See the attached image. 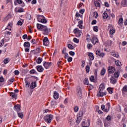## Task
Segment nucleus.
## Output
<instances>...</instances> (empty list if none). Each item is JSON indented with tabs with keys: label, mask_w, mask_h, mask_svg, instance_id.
I'll return each mask as SVG.
<instances>
[{
	"label": "nucleus",
	"mask_w": 127,
	"mask_h": 127,
	"mask_svg": "<svg viewBox=\"0 0 127 127\" xmlns=\"http://www.w3.org/2000/svg\"><path fill=\"white\" fill-rule=\"evenodd\" d=\"M14 74H15V75H16V76H17L18 75H19V71L15 70L14 71Z\"/></svg>",
	"instance_id": "59"
},
{
	"label": "nucleus",
	"mask_w": 127,
	"mask_h": 127,
	"mask_svg": "<svg viewBox=\"0 0 127 127\" xmlns=\"http://www.w3.org/2000/svg\"><path fill=\"white\" fill-rule=\"evenodd\" d=\"M88 55L89 57L90 60H94V54L92 53H88Z\"/></svg>",
	"instance_id": "19"
},
{
	"label": "nucleus",
	"mask_w": 127,
	"mask_h": 127,
	"mask_svg": "<svg viewBox=\"0 0 127 127\" xmlns=\"http://www.w3.org/2000/svg\"><path fill=\"white\" fill-rule=\"evenodd\" d=\"M76 95L78 99L79 100L82 99V89H81V87L80 86H77L76 88Z\"/></svg>",
	"instance_id": "3"
},
{
	"label": "nucleus",
	"mask_w": 127,
	"mask_h": 127,
	"mask_svg": "<svg viewBox=\"0 0 127 127\" xmlns=\"http://www.w3.org/2000/svg\"><path fill=\"white\" fill-rule=\"evenodd\" d=\"M77 26H78V27H79V28H80V29H83V28H84V27H83L82 24H78Z\"/></svg>",
	"instance_id": "55"
},
{
	"label": "nucleus",
	"mask_w": 127,
	"mask_h": 127,
	"mask_svg": "<svg viewBox=\"0 0 127 127\" xmlns=\"http://www.w3.org/2000/svg\"><path fill=\"white\" fill-rule=\"evenodd\" d=\"M37 86L36 81L32 82L30 85V88L33 90L34 88H36Z\"/></svg>",
	"instance_id": "14"
},
{
	"label": "nucleus",
	"mask_w": 127,
	"mask_h": 127,
	"mask_svg": "<svg viewBox=\"0 0 127 127\" xmlns=\"http://www.w3.org/2000/svg\"><path fill=\"white\" fill-rule=\"evenodd\" d=\"M107 90L108 91L109 94H113V93H114V90H113V89H112L111 88H108Z\"/></svg>",
	"instance_id": "39"
},
{
	"label": "nucleus",
	"mask_w": 127,
	"mask_h": 127,
	"mask_svg": "<svg viewBox=\"0 0 127 127\" xmlns=\"http://www.w3.org/2000/svg\"><path fill=\"white\" fill-rule=\"evenodd\" d=\"M118 23L120 25L123 24L124 23V19H123V18H120L118 21Z\"/></svg>",
	"instance_id": "34"
},
{
	"label": "nucleus",
	"mask_w": 127,
	"mask_h": 127,
	"mask_svg": "<svg viewBox=\"0 0 127 127\" xmlns=\"http://www.w3.org/2000/svg\"><path fill=\"white\" fill-rule=\"evenodd\" d=\"M73 110L75 113H77L78 111H79V107L78 106H74Z\"/></svg>",
	"instance_id": "41"
},
{
	"label": "nucleus",
	"mask_w": 127,
	"mask_h": 127,
	"mask_svg": "<svg viewBox=\"0 0 127 127\" xmlns=\"http://www.w3.org/2000/svg\"><path fill=\"white\" fill-rule=\"evenodd\" d=\"M121 5L124 7H127V0H122L121 1Z\"/></svg>",
	"instance_id": "15"
},
{
	"label": "nucleus",
	"mask_w": 127,
	"mask_h": 127,
	"mask_svg": "<svg viewBox=\"0 0 127 127\" xmlns=\"http://www.w3.org/2000/svg\"><path fill=\"white\" fill-rule=\"evenodd\" d=\"M42 60H43L42 58L39 57V58H38L37 59V60H36V63H37V64H40L41 63V62H42Z\"/></svg>",
	"instance_id": "24"
},
{
	"label": "nucleus",
	"mask_w": 127,
	"mask_h": 127,
	"mask_svg": "<svg viewBox=\"0 0 127 127\" xmlns=\"http://www.w3.org/2000/svg\"><path fill=\"white\" fill-rule=\"evenodd\" d=\"M101 109L102 111H104V112H109V109L105 108V106L104 105H101Z\"/></svg>",
	"instance_id": "26"
},
{
	"label": "nucleus",
	"mask_w": 127,
	"mask_h": 127,
	"mask_svg": "<svg viewBox=\"0 0 127 127\" xmlns=\"http://www.w3.org/2000/svg\"><path fill=\"white\" fill-rule=\"evenodd\" d=\"M37 18L39 22H41L42 23H46L47 22V20L43 15H38Z\"/></svg>",
	"instance_id": "4"
},
{
	"label": "nucleus",
	"mask_w": 127,
	"mask_h": 127,
	"mask_svg": "<svg viewBox=\"0 0 127 127\" xmlns=\"http://www.w3.org/2000/svg\"><path fill=\"white\" fill-rule=\"evenodd\" d=\"M89 79L91 82H95V77L94 76H91Z\"/></svg>",
	"instance_id": "45"
},
{
	"label": "nucleus",
	"mask_w": 127,
	"mask_h": 127,
	"mask_svg": "<svg viewBox=\"0 0 127 127\" xmlns=\"http://www.w3.org/2000/svg\"><path fill=\"white\" fill-rule=\"evenodd\" d=\"M25 86L26 88H28V87H29V86H30V83H29L28 81H27L26 80H25Z\"/></svg>",
	"instance_id": "38"
},
{
	"label": "nucleus",
	"mask_w": 127,
	"mask_h": 127,
	"mask_svg": "<svg viewBox=\"0 0 127 127\" xmlns=\"http://www.w3.org/2000/svg\"><path fill=\"white\" fill-rule=\"evenodd\" d=\"M103 17L104 19H107L108 18V13L107 12L103 13Z\"/></svg>",
	"instance_id": "29"
},
{
	"label": "nucleus",
	"mask_w": 127,
	"mask_h": 127,
	"mask_svg": "<svg viewBox=\"0 0 127 127\" xmlns=\"http://www.w3.org/2000/svg\"><path fill=\"white\" fill-rule=\"evenodd\" d=\"M16 1L19 4H21L23 2L21 0H16Z\"/></svg>",
	"instance_id": "60"
},
{
	"label": "nucleus",
	"mask_w": 127,
	"mask_h": 127,
	"mask_svg": "<svg viewBox=\"0 0 127 127\" xmlns=\"http://www.w3.org/2000/svg\"><path fill=\"white\" fill-rule=\"evenodd\" d=\"M8 62H9V59H8V58H5L3 60L4 64H7V63H8Z\"/></svg>",
	"instance_id": "35"
},
{
	"label": "nucleus",
	"mask_w": 127,
	"mask_h": 127,
	"mask_svg": "<svg viewBox=\"0 0 127 127\" xmlns=\"http://www.w3.org/2000/svg\"><path fill=\"white\" fill-rule=\"evenodd\" d=\"M106 95H107V94L104 91H98L97 94L98 97H104V96H106Z\"/></svg>",
	"instance_id": "11"
},
{
	"label": "nucleus",
	"mask_w": 127,
	"mask_h": 127,
	"mask_svg": "<svg viewBox=\"0 0 127 127\" xmlns=\"http://www.w3.org/2000/svg\"><path fill=\"white\" fill-rule=\"evenodd\" d=\"M67 47L68 48H69V49H70L71 50H73V49H74V46L72 45L71 44H68Z\"/></svg>",
	"instance_id": "30"
},
{
	"label": "nucleus",
	"mask_w": 127,
	"mask_h": 127,
	"mask_svg": "<svg viewBox=\"0 0 127 127\" xmlns=\"http://www.w3.org/2000/svg\"><path fill=\"white\" fill-rule=\"evenodd\" d=\"M36 69L37 70L38 72L41 73L44 71V68L42 66V65H37L36 66Z\"/></svg>",
	"instance_id": "9"
},
{
	"label": "nucleus",
	"mask_w": 127,
	"mask_h": 127,
	"mask_svg": "<svg viewBox=\"0 0 127 127\" xmlns=\"http://www.w3.org/2000/svg\"><path fill=\"white\" fill-rule=\"evenodd\" d=\"M73 32L76 37H80L82 31L80 30L78 28H75L74 29Z\"/></svg>",
	"instance_id": "5"
},
{
	"label": "nucleus",
	"mask_w": 127,
	"mask_h": 127,
	"mask_svg": "<svg viewBox=\"0 0 127 127\" xmlns=\"http://www.w3.org/2000/svg\"><path fill=\"white\" fill-rule=\"evenodd\" d=\"M10 96L12 97V98H13V99L15 98V94L13 92H11Z\"/></svg>",
	"instance_id": "50"
},
{
	"label": "nucleus",
	"mask_w": 127,
	"mask_h": 127,
	"mask_svg": "<svg viewBox=\"0 0 127 127\" xmlns=\"http://www.w3.org/2000/svg\"><path fill=\"white\" fill-rule=\"evenodd\" d=\"M94 17H95V18H97L98 17V12H94Z\"/></svg>",
	"instance_id": "51"
},
{
	"label": "nucleus",
	"mask_w": 127,
	"mask_h": 127,
	"mask_svg": "<svg viewBox=\"0 0 127 127\" xmlns=\"http://www.w3.org/2000/svg\"><path fill=\"white\" fill-rule=\"evenodd\" d=\"M104 90H105V84H100L99 86L98 91L104 92Z\"/></svg>",
	"instance_id": "12"
},
{
	"label": "nucleus",
	"mask_w": 127,
	"mask_h": 127,
	"mask_svg": "<svg viewBox=\"0 0 127 127\" xmlns=\"http://www.w3.org/2000/svg\"><path fill=\"white\" fill-rule=\"evenodd\" d=\"M73 40L75 43H79L80 41L79 39H77L76 38H74Z\"/></svg>",
	"instance_id": "47"
},
{
	"label": "nucleus",
	"mask_w": 127,
	"mask_h": 127,
	"mask_svg": "<svg viewBox=\"0 0 127 127\" xmlns=\"http://www.w3.org/2000/svg\"><path fill=\"white\" fill-rule=\"evenodd\" d=\"M115 64L116 66H121L122 65V63L119 61H115Z\"/></svg>",
	"instance_id": "36"
},
{
	"label": "nucleus",
	"mask_w": 127,
	"mask_h": 127,
	"mask_svg": "<svg viewBox=\"0 0 127 127\" xmlns=\"http://www.w3.org/2000/svg\"><path fill=\"white\" fill-rule=\"evenodd\" d=\"M37 27L38 30L42 32L44 35H48L51 32V29L50 28H48L47 26L45 25L39 23L37 24Z\"/></svg>",
	"instance_id": "1"
},
{
	"label": "nucleus",
	"mask_w": 127,
	"mask_h": 127,
	"mask_svg": "<svg viewBox=\"0 0 127 127\" xmlns=\"http://www.w3.org/2000/svg\"><path fill=\"white\" fill-rule=\"evenodd\" d=\"M105 73H106V69L105 68H103L100 73L101 76H104V75H105Z\"/></svg>",
	"instance_id": "33"
},
{
	"label": "nucleus",
	"mask_w": 127,
	"mask_h": 127,
	"mask_svg": "<svg viewBox=\"0 0 127 127\" xmlns=\"http://www.w3.org/2000/svg\"><path fill=\"white\" fill-rule=\"evenodd\" d=\"M17 25H22L23 24V20L21 19V20H19L17 23Z\"/></svg>",
	"instance_id": "32"
},
{
	"label": "nucleus",
	"mask_w": 127,
	"mask_h": 127,
	"mask_svg": "<svg viewBox=\"0 0 127 127\" xmlns=\"http://www.w3.org/2000/svg\"><path fill=\"white\" fill-rule=\"evenodd\" d=\"M106 119L107 121H110L112 120V117H111V116H110L109 115L106 117Z\"/></svg>",
	"instance_id": "54"
},
{
	"label": "nucleus",
	"mask_w": 127,
	"mask_h": 127,
	"mask_svg": "<svg viewBox=\"0 0 127 127\" xmlns=\"http://www.w3.org/2000/svg\"><path fill=\"white\" fill-rule=\"evenodd\" d=\"M108 73L109 74H113L114 72L116 71V68L113 66H109L108 68Z\"/></svg>",
	"instance_id": "6"
},
{
	"label": "nucleus",
	"mask_w": 127,
	"mask_h": 127,
	"mask_svg": "<svg viewBox=\"0 0 127 127\" xmlns=\"http://www.w3.org/2000/svg\"><path fill=\"white\" fill-rule=\"evenodd\" d=\"M49 44V41H48L47 42H45L43 43V45H45V46H48Z\"/></svg>",
	"instance_id": "52"
},
{
	"label": "nucleus",
	"mask_w": 127,
	"mask_h": 127,
	"mask_svg": "<svg viewBox=\"0 0 127 127\" xmlns=\"http://www.w3.org/2000/svg\"><path fill=\"white\" fill-rule=\"evenodd\" d=\"M96 55L100 56V57H104L105 56V54L100 52V51H96Z\"/></svg>",
	"instance_id": "13"
},
{
	"label": "nucleus",
	"mask_w": 127,
	"mask_h": 127,
	"mask_svg": "<svg viewBox=\"0 0 127 127\" xmlns=\"http://www.w3.org/2000/svg\"><path fill=\"white\" fill-rule=\"evenodd\" d=\"M47 41H49V40H48V38H47V37H45V38H44L43 40V42H47Z\"/></svg>",
	"instance_id": "48"
},
{
	"label": "nucleus",
	"mask_w": 127,
	"mask_h": 127,
	"mask_svg": "<svg viewBox=\"0 0 127 127\" xmlns=\"http://www.w3.org/2000/svg\"><path fill=\"white\" fill-rule=\"evenodd\" d=\"M13 79H11L10 80H9V81H8V85H10V84H11V83L13 82Z\"/></svg>",
	"instance_id": "53"
},
{
	"label": "nucleus",
	"mask_w": 127,
	"mask_h": 127,
	"mask_svg": "<svg viewBox=\"0 0 127 127\" xmlns=\"http://www.w3.org/2000/svg\"><path fill=\"white\" fill-rule=\"evenodd\" d=\"M117 81H118V78L115 77L114 76H112L110 78V83L113 84V85L117 83Z\"/></svg>",
	"instance_id": "7"
},
{
	"label": "nucleus",
	"mask_w": 127,
	"mask_h": 127,
	"mask_svg": "<svg viewBox=\"0 0 127 127\" xmlns=\"http://www.w3.org/2000/svg\"><path fill=\"white\" fill-rule=\"evenodd\" d=\"M113 44V42L112 41H108L106 42L105 45L106 47H110V46H112V44Z\"/></svg>",
	"instance_id": "18"
},
{
	"label": "nucleus",
	"mask_w": 127,
	"mask_h": 127,
	"mask_svg": "<svg viewBox=\"0 0 127 127\" xmlns=\"http://www.w3.org/2000/svg\"><path fill=\"white\" fill-rule=\"evenodd\" d=\"M35 72H36L35 70L34 69H32V70H31L30 71V74H35Z\"/></svg>",
	"instance_id": "56"
},
{
	"label": "nucleus",
	"mask_w": 127,
	"mask_h": 127,
	"mask_svg": "<svg viewBox=\"0 0 127 127\" xmlns=\"http://www.w3.org/2000/svg\"><path fill=\"white\" fill-rule=\"evenodd\" d=\"M91 42L93 43V45H96V43H99V39L96 37H93L91 39Z\"/></svg>",
	"instance_id": "8"
},
{
	"label": "nucleus",
	"mask_w": 127,
	"mask_h": 127,
	"mask_svg": "<svg viewBox=\"0 0 127 127\" xmlns=\"http://www.w3.org/2000/svg\"><path fill=\"white\" fill-rule=\"evenodd\" d=\"M54 98L55 99V100H58V99L59 98V94L57 93V91H56L54 92Z\"/></svg>",
	"instance_id": "17"
},
{
	"label": "nucleus",
	"mask_w": 127,
	"mask_h": 127,
	"mask_svg": "<svg viewBox=\"0 0 127 127\" xmlns=\"http://www.w3.org/2000/svg\"><path fill=\"white\" fill-rule=\"evenodd\" d=\"M69 54L71 56H74V55H75V52L70 51L69 52Z\"/></svg>",
	"instance_id": "61"
},
{
	"label": "nucleus",
	"mask_w": 127,
	"mask_h": 127,
	"mask_svg": "<svg viewBox=\"0 0 127 127\" xmlns=\"http://www.w3.org/2000/svg\"><path fill=\"white\" fill-rule=\"evenodd\" d=\"M36 50L37 53H40V52H41V49H40V48H37L36 49Z\"/></svg>",
	"instance_id": "57"
},
{
	"label": "nucleus",
	"mask_w": 127,
	"mask_h": 127,
	"mask_svg": "<svg viewBox=\"0 0 127 127\" xmlns=\"http://www.w3.org/2000/svg\"><path fill=\"white\" fill-rule=\"evenodd\" d=\"M93 48V45L91 44H87V48L88 49H92Z\"/></svg>",
	"instance_id": "44"
},
{
	"label": "nucleus",
	"mask_w": 127,
	"mask_h": 127,
	"mask_svg": "<svg viewBox=\"0 0 127 127\" xmlns=\"http://www.w3.org/2000/svg\"><path fill=\"white\" fill-rule=\"evenodd\" d=\"M53 119V115H47L44 117V121L47 124H50Z\"/></svg>",
	"instance_id": "2"
},
{
	"label": "nucleus",
	"mask_w": 127,
	"mask_h": 127,
	"mask_svg": "<svg viewBox=\"0 0 127 127\" xmlns=\"http://www.w3.org/2000/svg\"><path fill=\"white\" fill-rule=\"evenodd\" d=\"M24 10H23V8H20L19 9H18L17 12H23Z\"/></svg>",
	"instance_id": "58"
},
{
	"label": "nucleus",
	"mask_w": 127,
	"mask_h": 127,
	"mask_svg": "<svg viewBox=\"0 0 127 127\" xmlns=\"http://www.w3.org/2000/svg\"><path fill=\"white\" fill-rule=\"evenodd\" d=\"M93 31L95 32H98V31H99V27H98V26H94Z\"/></svg>",
	"instance_id": "31"
},
{
	"label": "nucleus",
	"mask_w": 127,
	"mask_h": 127,
	"mask_svg": "<svg viewBox=\"0 0 127 127\" xmlns=\"http://www.w3.org/2000/svg\"><path fill=\"white\" fill-rule=\"evenodd\" d=\"M127 86L125 85L122 89V93L125 94V93H127Z\"/></svg>",
	"instance_id": "28"
},
{
	"label": "nucleus",
	"mask_w": 127,
	"mask_h": 127,
	"mask_svg": "<svg viewBox=\"0 0 127 127\" xmlns=\"http://www.w3.org/2000/svg\"><path fill=\"white\" fill-rule=\"evenodd\" d=\"M26 18L28 20H30L31 19V15L30 14H27Z\"/></svg>",
	"instance_id": "42"
},
{
	"label": "nucleus",
	"mask_w": 127,
	"mask_h": 127,
	"mask_svg": "<svg viewBox=\"0 0 127 127\" xmlns=\"http://www.w3.org/2000/svg\"><path fill=\"white\" fill-rule=\"evenodd\" d=\"M18 117L20 119H23V113L17 112Z\"/></svg>",
	"instance_id": "23"
},
{
	"label": "nucleus",
	"mask_w": 127,
	"mask_h": 127,
	"mask_svg": "<svg viewBox=\"0 0 127 127\" xmlns=\"http://www.w3.org/2000/svg\"><path fill=\"white\" fill-rule=\"evenodd\" d=\"M111 55H112V56H114V57H116V58H119V55L114 52L111 53Z\"/></svg>",
	"instance_id": "37"
},
{
	"label": "nucleus",
	"mask_w": 127,
	"mask_h": 127,
	"mask_svg": "<svg viewBox=\"0 0 127 127\" xmlns=\"http://www.w3.org/2000/svg\"><path fill=\"white\" fill-rule=\"evenodd\" d=\"M80 122H81V118L80 117H77L76 123L77 124H80Z\"/></svg>",
	"instance_id": "49"
},
{
	"label": "nucleus",
	"mask_w": 127,
	"mask_h": 127,
	"mask_svg": "<svg viewBox=\"0 0 127 127\" xmlns=\"http://www.w3.org/2000/svg\"><path fill=\"white\" fill-rule=\"evenodd\" d=\"M110 34H112V35L115 34L116 32V30L114 29V28L112 27L110 30Z\"/></svg>",
	"instance_id": "22"
},
{
	"label": "nucleus",
	"mask_w": 127,
	"mask_h": 127,
	"mask_svg": "<svg viewBox=\"0 0 127 127\" xmlns=\"http://www.w3.org/2000/svg\"><path fill=\"white\" fill-rule=\"evenodd\" d=\"M114 77H116L117 79L120 77V72L119 71H117L115 72L114 73Z\"/></svg>",
	"instance_id": "20"
},
{
	"label": "nucleus",
	"mask_w": 127,
	"mask_h": 127,
	"mask_svg": "<svg viewBox=\"0 0 127 127\" xmlns=\"http://www.w3.org/2000/svg\"><path fill=\"white\" fill-rule=\"evenodd\" d=\"M85 69H86V72L87 73H89V72H90V66L87 65V66H86Z\"/></svg>",
	"instance_id": "43"
},
{
	"label": "nucleus",
	"mask_w": 127,
	"mask_h": 127,
	"mask_svg": "<svg viewBox=\"0 0 127 127\" xmlns=\"http://www.w3.org/2000/svg\"><path fill=\"white\" fill-rule=\"evenodd\" d=\"M14 110L18 113V112L20 111V106H19V104L16 105L14 107Z\"/></svg>",
	"instance_id": "16"
},
{
	"label": "nucleus",
	"mask_w": 127,
	"mask_h": 127,
	"mask_svg": "<svg viewBox=\"0 0 127 127\" xmlns=\"http://www.w3.org/2000/svg\"><path fill=\"white\" fill-rule=\"evenodd\" d=\"M3 44H4V40L2 39L0 42V47H2Z\"/></svg>",
	"instance_id": "40"
},
{
	"label": "nucleus",
	"mask_w": 127,
	"mask_h": 127,
	"mask_svg": "<svg viewBox=\"0 0 127 127\" xmlns=\"http://www.w3.org/2000/svg\"><path fill=\"white\" fill-rule=\"evenodd\" d=\"M3 82H4V78H3V77H0V87H1V86H2V84L0 83H3Z\"/></svg>",
	"instance_id": "25"
},
{
	"label": "nucleus",
	"mask_w": 127,
	"mask_h": 127,
	"mask_svg": "<svg viewBox=\"0 0 127 127\" xmlns=\"http://www.w3.org/2000/svg\"><path fill=\"white\" fill-rule=\"evenodd\" d=\"M9 27L10 28H11V27H12V23H9L8 24V26H7V28H5V29H8V28H9Z\"/></svg>",
	"instance_id": "46"
},
{
	"label": "nucleus",
	"mask_w": 127,
	"mask_h": 127,
	"mask_svg": "<svg viewBox=\"0 0 127 127\" xmlns=\"http://www.w3.org/2000/svg\"><path fill=\"white\" fill-rule=\"evenodd\" d=\"M94 4H95V6H96V7H101V4L98 1H95Z\"/></svg>",
	"instance_id": "27"
},
{
	"label": "nucleus",
	"mask_w": 127,
	"mask_h": 127,
	"mask_svg": "<svg viewBox=\"0 0 127 127\" xmlns=\"http://www.w3.org/2000/svg\"><path fill=\"white\" fill-rule=\"evenodd\" d=\"M79 118H81V117H83V112L80 111L79 112Z\"/></svg>",
	"instance_id": "62"
},
{
	"label": "nucleus",
	"mask_w": 127,
	"mask_h": 127,
	"mask_svg": "<svg viewBox=\"0 0 127 127\" xmlns=\"http://www.w3.org/2000/svg\"><path fill=\"white\" fill-rule=\"evenodd\" d=\"M73 60V58L72 57H69L67 59L68 62H72V60Z\"/></svg>",
	"instance_id": "63"
},
{
	"label": "nucleus",
	"mask_w": 127,
	"mask_h": 127,
	"mask_svg": "<svg viewBox=\"0 0 127 127\" xmlns=\"http://www.w3.org/2000/svg\"><path fill=\"white\" fill-rule=\"evenodd\" d=\"M51 63L44 62L43 63V66L46 69H48L49 67L51 66Z\"/></svg>",
	"instance_id": "10"
},
{
	"label": "nucleus",
	"mask_w": 127,
	"mask_h": 127,
	"mask_svg": "<svg viewBox=\"0 0 127 127\" xmlns=\"http://www.w3.org/2000/svg\"><path fill=\"white\" fill-rule=\"evenodd\" d=\"M24 46L25 48H29L30 47V43L28 42H26L24 43Z\"/></svg>",
	"instance_id": "21"
},
{
	"label": "nucleus",
	"mask_w": 127,
	"mask_h": 127,
	"mask_svg": "<svg viewBox=\"0 0 127 127\" xmlns=\"http://www.w3.org/2000/svg\"><path fill=\"white\" fill-rule=\"evenodd\" d=\"M96 23H97V20H93L91 22V24L92 25L96 24Z\"/></svg>",
	"instance_id": "64"
}]
</instances>
